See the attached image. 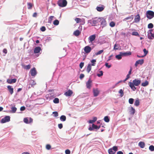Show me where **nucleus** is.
<instances>
[{
  "label": "nucleus",
  "instance_id": "de8ad7c7",
  "mask_svg": "<svg viewBox=\"0 0 154 154\" xmlns=\"http://www.w3.org/2000/svg\"><path fill=\"white\" fill-rule=\"evenodd\" d=\"M108 152L109 154H114V153L112 151V148H110L108 149Z\"/></svg>",
  "mask_w": 154,
  "mask_h": 154
},
{
  "label": "nucleus",
  "instance_id": "37998d69",
  "mask_svg": "<svg viewBox=\"0 0 154 154\" xmlns=\"http://www.w3.org/2000/svg\"><path fill=\"white\" fill-rule=\"evenodd\" d=\"M149 149L151 151H154V146L153 145H151L149 146Z\"/></svg>",
  "mask_w": 154,
  "mask_h": 154
},
{
  "label": "nucleus",
  "instance_id": "9d476101",
  "mask_svg": "<svg viewBox=\"0 0 154 154\" xmlns=\"http://www.w3.org/2000/svg\"><path fill=\"white\" fill-rule=\"evenodd\" d=\"M73 91H72L69 90L67 91H66L64 93V95L67 97L71 96L73 94Z\"/></svg>",
  "mask_w": 154,
  "mask_h": 154
},
{
  "label": "nucleus",
  "instance_id": "f704fd0d",
  "mask_svg": "<svg viewBox=\"0 0 154 154\" xmlns=\"http://www.w3.org/2000/svg\"><path fill=\"white\" fill-rule=\"evenodd\" d=\"M53 102L55 103H59V99L57 98H55L53 100Z\"/></svg>",
  "mask_w": 154,
  "mask_h": 154
},
{
  "label": "nucleus",
  "instance_id": "dca6fc26",
  "mask_svg": "<svg viewBox=\"0 0 154 154\" xmlns=\"http://www.w3.org/2000/svg\"><path fill=\"white\" fill-rule=\"evenodd\" d=\"M41 50V48L40 47L38 46L36 47L34 50V53L35 54H37L39 53Z\"/></svg>",
  "mask_w": 154,
  "mask_h": 154
},
{
  "label": "nucleus",
  "instance_id": "680f3d73",
  "mask_svg": "<svg viewBox=\"0 0 154 154\" xmlns=\"http://www.w3.org/2000/svg\"><path fill=\"white\" fill-rule=\"evenodd\" d=\"M58 127L60 129H61L63 128L62 124L61 123L58 124Z\"/></svg>",
  "mask_w": 154,
  "mask_h": 154
},
{
  "label": "nucleus",
  "instance_id": "603ef678",
  "mask_svg": "<svg viewBox=\"0 0 154 154\" xmlns=\"http://www.w3.org/2000/svg\"><path fill=\"white\" fill-rule=\"evenodd\" d=\"M143 51L144 52V56H146V55L147 54V53H148V51H147L146 50V49H145V48H144L143 49Z\"/></svg>",
  "mask_w": 154,
  "mask_h": 154
},
{
  "label": "nucleus",
  "instance_id": "4d7b16f0",
  "mask_svg": "<svg viewBox=\"0 0 154 154\" xmlns=\"http://www.w3.org/2000/svg\"><path fill=\"white\" fill-rule=\"evenodd\" d=\"M92 127L93 129H97V126L94 124H92Z\"/></svg>",
  "mask_w": 154,
  "mask_h": 154
},
{
  "label": "nucleus",
  "instance_id": "7ed1b4c3",
  "mask_svg": "<svg viewBox=\"0 0 154 154\" xmlns=\"http://www.w3.org/2000/svg\"><path fill=\"white\" fill-rule=\"evenodd\" d=\"M146 16L149 19H151L154 17V12L152 11H148L146 12Z\"/></svg>",
  "mask_w": 154,
  "mask_h": 154
},
{
  "label": "nucleus",
  "instance_id": "b1692460",
  "mask_svg": "<svg viewBox=\"0 0 154 154\" xmlns=\"http://www.w3.org/2000/svg\"><path fill=\"white\" fill-rule=\"evenodd\" d=\"M96 9L98 11H101L104 9V8L102 7H97Z\"/></svg>",
  "mask_w": 154,
  "mask_h": 154
},
{
  "label": "nucleus",
  "instance_id": "e433bc0d",
  "mask_svg": "<svg viewBox=\"0 0 154 154\" xmlns=\"http://www.w3.org/2000/svg\"><path fill=\"white\" fill-rule=\"evenodd\" d=\"M103 75V72L102 71H100L99 72V73H97V75L98 76L100 77L101 76H102Z\"/></svg>",
  "mask_w": 154,
  "mask_h": 154
},
{
  "label": "nucleus",
  "instance_id": "4c0bfd02",
  "mask_svg": "<svg viewBox=\"0 0 154 154\" xmlns=\"http://www.w3.org/2000/svg\"><path fill=\"white\" fill-rule=\"evenodd\" d=\"M134 99L132 98H130L129 99L128 102L130 104H133L134 102Z\"/></svg>",
  "mask_w": 154,
  "mask_h": 154
},
{
  "label": "nucleus",
  "instance_id": "6ab92c4d",
  "mask_svg": "<svg viewBox=\"0 0 154 154\" xmlns=\"http://www.w3.org/2000/svg\"><path fill=\"white\" fill-rule=\"evenodd\" d=\"M138 146L141 148H143L145 146V144L144 142L140 141L138 143Z\"/></svg>",
  "mask_w": 154,
  "mask_h": 154
},
{
  "label": "nucleus",
  "instance_id": "e2e57ef3",
  "mask_svg": "<svg viewBox=\"0 0 154 154\" xmlns=\"http://www.w3.org/2000/svg\"><path fill=\"white\" fill-rule=\"evenodd\" d=\"M105 66L108 68H110L111 67V65H109L108 63H106L105 64Z\"/></svg>",
  "mask_w": 154,
  "mask_h": 154
},
{
  "label": "nucleus",
  "instance_id": "39448f33",
  "mask_svg": "<svg viewBox=\"0 0 154 154\" xmlns=\"http://www.w3.org/2000/svg\"><path fill=\"white\" fill-rule=\"evenodd\" d=\"M152 29L149 30L148 32L147 37L149 39H153L154 38V33H152Z\"/></svg>",
  "mask_w": 154,
  "mask_h": 154
},
{
  "label": "nucleus",
  "instance_id": "ddd939ff",
  "mask_svg": "<svg viewBox=\"0 0 154 154\" xmlns=\"http://www.w3.org/2000/svg\"><path fill=\"white\" fill-rule=\"evenodd\" d=\"M8 89L11 95L14 92V89L10 85L7 86Z\"/></svg>",
  "mask_w": 154,
  "mask_h": 154
},
{
  "label": "nucleus",
  "instance_id": "6e6d98bb",
  "mask_svg": "<svg viewBox=\"0 0 154 154\" xmlns=\"http://www.w3.org/2000/svg\"><path fill=\"white\" fill-rule=\"evenodd\" d=\"M40 30L44 32L45 30L46 29L45 26H43L41 28Z\"/></svg>",
  "mask_w": 154,
  "mask_h": 154
},
{
  "label": "nucleus",
  "instance_id": "423d86ee",
  "mask_svg": "<svg viewBox=\"0 0 154 154\" xmlns=\"http://www.w3.org/2000/svg\"><path fill=\"white\" fill-rule=\"evenodd\" d=\"M99 23L100 22V24L102 26V27L105 26H106V21L104 18L102 17L99 18Z\"/></svg>",
  "mask_w": 154,
  "mask_h": 154
},
{
  "label": "nucleus",
  "instance_id": "052dcab7",
  "mask_svg": "<svg viewBox=\"0 0 154 154\" xmlns=\"http://www.w3.org/2000/svg\"><path fill=\"white\" fill-rule=\"evenodd\" d=\"M65 153L66 154H70V151L69 149H66L65 150Z\"/></svg>",
  "mask_w": 154,
  "mask_h": 154
},
{
  "label": "nucleus",
  "instance_id": "2f4dec72",
  "mask_svg": "<svg viewBox=\"0 0 154 154\" xmlns=\"http://www.w3.org/2000/svg\"><path fill=\"white\" fill-rule=\"evenodd\" d=\"M59 24V21L57 20H56L53 22V24L54 25L57 26Z\"/></svg>",
  "mask_w": 154,
  "mask_h": 154
},
{
  "label": "nucleus",
  "instance_id": "a18cd8bd",
  "mask_svg": "<svg viewBox=\"0 0 154 154\" xmlns=\"http://www.w3.org/2000/svg\"><path fill=\"white\" fill-rule=\"evenodd\" d=\"M75 20L77 23H78L81 21V19L80 18H75Z\"/></svg>",
  "mask_w": 154,
  "mask_h": 154
},
{
  "label": "nucleus",
  "instance_id": "cd10ccee",
  "mask_svg": "<svg viewBox=\"0 0 154 154\" xmlns=\"http://www.w3.org/2000/svg\"><path fill=\"white\" fill-rule=\"evenodd\" d=\"M149 84V82L147 81H146L145 82H143L141 84L142 86H146Z\"/></svg>",
  "mask_w": 154,
  "mask_h": 154
},
{
  "label": "nucleus",
  "instance_id": "338daca9",
  "mask_svg": "<svg viewBox=\"0 0 154 154\" xmlns=\"http://www.w3.org/2000/svg\"><path fill=\"white\" fill-rule=\"evenodd\" d=\"M33 122V119L31 118H29V124L32 122Z\"/></svg>",
  "mask_w": 154,
  "mask_h": 154
},
{
  "label": "nucleus",
  "instance_id": "bf43d9fd",
  "mask_svg": "<svg viewBox=\"0 0 154 154\" xmlns=\"http://www.w3.org/2000/svg\"><path fill=\"white\" fill-rule=\"evenodd\" d=\"M84 65L83 62H81L79 64V66L81 69L82 68Z\"/></svg>",
  "mask_w": 154,
  "mask_h": 154
},
{
  "label": "nucleus",
  "instance_id": "49530a36",
  "mask_svg": "<svg viewBox=\"0 0 154 154\" xmlns=\"http://www.w3.org/2000/svg\"><path fill=\"white\" fill-rule=\"evenodd\" d=\"M31 67V65L30 64H29L25 66L24 68L26 69H29Z\"/></svg>",
  "mask_w": 154,
  "mask_h": 154
},
{
  "label": "nucleus",
  "instance_id": "9b49d317",
  "mask_svg": "<svg viewBox=\"0 0 154 154\" xmlns=\"http://www.w3.org/2000/svg\"><path fill=\"white\" fill-rule=\"evenodd\" d=\"M93 91L94 97L97 96L99 95L100 93V91L97 88H94Z\"/></svg>",
  "mask_w": 154,
  "mask_h": 154
},
{
  "label": "nucleus",
  "instance_id": "412c9836",
  "mask_svg": "<svg viewBox=\"0 0 154 154\" xmlns=\"http://www.w3.org/2000/svg\"><path fill=\"white\" fill-rule=\"evenodd\" d=\"M91 69V64H88L87 68L86 70L88 73H89Z\"/></svg>",
  "mask_w": 154,
  "mask_h": 154
},
{
  "label": "nucleus",
  "instance_id": "4be33fe9",
  "mask_svg": "<svg viewBox=\"0 0 154 154\" xmlns=\"http://www.w3.org/2000/svg\"><path fill=\"white\" fill-rule=\"evenodd\" d=\"M130 114L132 115H134L135 112V109L133 107H131L130 110Z\"/></svg>",
  "mask_w": 154,
  "mask_h": 154
},
{
  "label": "nucleus",
  "instance_id": "f03ea898",
  "mask_svg": "<svg viewBox=\"0 0 154 154\" xmlns=\"http://www.w3.org/2000/svg\"><path fill=\"white\" fill-rule=\"evenodd\" d=\"M99 18H95L92 20H89L88 21V24L91 26H96L99 23Z\"/></svg>",
  "mask_w": 154,
  "mask_h": 154
},
{
  "label": "nucleus",
  "instance_id": "ea45409f",
  "mask_svg": "<svg viewBox=\"0 0 154 154\" xmlns=\"http://www.w3.org/2000/svg\"><path fill=\"white\" fill-rule=\"evenodd\" d=\"M132 35H135V36H139V34L137 32H135V31L133 32H132Z\"/></svg>",
  "mask_w": 154,
  "mask_h": 154
},
{
  "label": "nucleus",
  "instance_id": "69168bd1",
  "mask_svg": "<svg viewBox=\"0 0 154 154\" xmlns=\"http://www.w3.org/2000/svg\"><path fill=\"white\" fill-rule=\"evenodd\" d=\"M3 53H4L5 54H6L7 53V51L6 49L4 48L3 49Z\"/></svg>",
  "mask_w": 154,
  "mask_h": 154
},
{
  "label": "nucleus",
  "instance_id": "79ce46f5",
  "mask_svg": "<svg viewBox=\"0 0 154 154\" xmlns=\"http://www.w3.org/2000/svg\"><path fill=\"white\" fill-rule=\"evenodd\" d=\"M119 49V45L117 44H115L114 47V49L115 50H117Z\"/></svg>",
  "mask_w": 154,
  "mask_h": 154
},
{
  "label": "nucleus",
  "instance_id": "4468645a",
  "mask_svg": "<svg viewBox=\"0 0 154 154\" xmlns=\"http://www.w3.org/2000/svg\"><path fill=\"white\" fill-rule=\"evenodd\" d=\"M140 17L139 14H137V15L135 16L134 21V22L136 23L140 21Z\"/></svg>",
  "mask_w": 154,
  "mask_h": 154
},
{
  "label": "nucleus",
  "instance_id": "8fccbe9b",
  "mask_svg": "<svg viewBox=\"0 0 154 154\" xmlns=\"http://www.w3.org/2000/svg\"><path fill=\"white\" fill-rule=\"evenodd\" d=\"M119 93L121 94V97H122L123 96L124 93L122 89H120L119 91Z\"/></svg>",
  "mask_w": 154,
  "mask_h": 154
},
{
  "label": "nucleus",
  "instance_id": "c9c22d12",
  "mask_svg": "<svg viewBox=\"0 0 154 154\" xmlns=\"http://www.w3.org/2000/svg\"><path fill=\"white\" fill-rule=\"evenodd\" d=\"M96 60H95V59L92 60L91 61V63H92V64H91V66H95V65L96 64L95 63H96Z\"/></svg>",
  "mask_w": 154,
  "mask_h": 154
},
{
  "label": "nucleus",
  "instance_id": "864d4df0",
  "mask_svg": "<svg viewBox=\"0 0 154 154\" xmlns=\"http://www.w3.org/2000/svg\"><path fill=\"white\" fill-rule=\"evenodd\" d=\"M112 149H113L115 152H116L118 150V147L116 146H114L112 147Z\"/></svg>",
  "mask_w": 154,
  "mask_h": 154
},
{
  "label": "nucleus",
  "instance_id": "c03bdc74",
  "mask_svg": "<svg viewBox=\"0 0 154 154\" xmlns=\"http://www.w3.org/2000/svg\"><path fill=\"white\" fill-rule=\"evenodd\" d=\"M53 114L54 115V116L57 117L58 116V113L57 111H54L53 112Z\"/></svg>",
  "mask_w": 154,
  "mask_h": 154
},
{
  "label": "nucleus",
  "instance_id": "aec40b11",
  "mask_svg": "<svg viewBox=\"0 0 154 154\" xmlns=\"http://www.w3.org/2000/svg\"><path fill=\"white\" fill-rule=\"evenodd\" d=\"M80 32L79 30H76L73 32V35L76 36H79L80 34Z\"/></svg>",
  "mask_w": 154,
  "mask_h": 154
},
{
  "label": "nucleus",
  "instance_id": "f257e3e1",
  "mask_svg": "<svg viewBox=\"0 0 154 154\" xmlns=\"http://www.w3.org/2000/svg\"><path fill=\"white\" fill-rule=\"evenodd\" d=\"M141 81L138 79H135L133 80L132 82H130L129 85L131 89L133 91H135L136 88L135 86H138L140 84Z\"/></svg>",
  "mask_w": 154,
  "mask_h": 154
},
{
  "label": "nucleus",
  "instance_id": "5701e85b",
  "mask_svg": "<svg viewBox=\"0 0 154 154\" xmlns=\"http://www.w3.org/2000/svg\"><path fill=\"white\" fill-rule=\"evenodd\" d=\"M140 104V100L139 99H137L134 103V105L136 106H138Z\"/></svg>",
  "mask_w": 154,
  "mask_h": 154
},
{
  "label": "nucleus",
  "instance_id": "58836bf2",
  "mask_svg": "<svg viewBox=\"0 0 154 154\" xmlns=\"http://www.w3.org/2000/svg\"><path fill=\"white\" fill-rule=\"evenodd\" d=\"M153 25L152 23H149L148 25V28L149 29H152L153 27Z\"/></svg>",
  "mask_w": 154,
  "mask_h": 154
},
{
  "label": "nucleus",
  "instance_id": "f8f14e48",
  "mask_svg": "<svg viewBox=\"0 0 154 154\" xmlns=\"http://www.w3.org/2000/svg\"><path fill=\"white\" fill-rule=\"evenodd\" d=\"M92 81L90 79L88 80L86 83V86L87 88L89 89H90L91 88V83Z\"/></svg>",
  "mask_w": 154,
  "mask_h": 154
},
{
  "label": "nucleus",
  "instance_id": "f3484780",
  "mask_svg": "<svg viewBox=\"0 0 154 154\" xmlns=\"http://www.w3.org/2000/svg\"><path fill=\"white\" fill-rule=\"evenodd\" d=\"M120 54H121L122 56H126L131 55V53L130 51L124 53L121 52Z\"/></svg>",
  "mask_w": 154,
  "mask_h": 154
},
{
  "label": "nucleus",
  "instance_id": "6e6552de",
  "mask_svg": "<svg viewBox=\"0 0 154 154\" xmlns=\"http://www.w3.org/2000/svg\"><path fill=\"white\" fill-rule=\"evenodd\" d=\"M10 117L8 116H5L4 118L2 119L1 122L2 123H5L6 122H8L10 121Z\"/></svg>",
  "mask_w": 154,
  "mask_h": 154
},
{
  "label": "nucleus",
  "instance_id": "72a5a7b5",
  "mask_svg": "<svg viewBox=\"0 0 154 154\" xmlns=\"http://www.w3.org/2000/svg\"><path fill=\"white\" fill-rule=\"evenodd\" d=\"M133 19V15H131V16L129 17H126L125 19V20H126L129 19H131V20H132Z\"/></svg>",
  "mask_w": 154,
  "mask_h": 154
},
{
  "label": "nucleus",
  "instance_id": "a19ab883",
  "mask_svg": "<svg viewBox=\"0 0 154 154\" xmlns=\"http://www.w3.org/2000/svg\"><path fill=\"white\" fill-rule=\"evenodd\" d=\"M31 85L32 86L35 85L36 84V83L35 81L33 80H31L30 82Z\"/></svg>",
  "mask_w": 154,
  "mask_h": 154
},
{
  "label": "nucleus",
  "instance_id": "c756f323",
  "mask_svg": "<svg viewBox=\"0 0 154 154\" xmlns=\"http://www.w3.org/2000/svg\"><path fill=\"white\" fill-rule=\"evenodd\" d=\"M104 121L106 122H108L109 121V119L108 116H106L104 119Z\"/></svg>",
  "mask_w": 154,
  "mask_h": 154
},
{
  "label": "nucleus",
  "instance_id": "1a4fd4ad",
  "mask_svg": "<svg viewBox=\"0 0 154 154\" xmlns=\"http://www.w3.org/2000/svg\"><path fill=\"white\" fill-rule=\"evenodd\" d=\"M84 50L86 54H88L91 51V48L89 46H87L84 47Z\"/></svg>",
  "mask_w": 154,
  "mask_h": 154
},
{
  "label": "nucleus",
  "instance_id": "0eeeda50",
  "mask_svg": "<svg viewBox=\"0 0 154 154\" xmlns=\"http://www.w3.org/2000/svg\"><path fill=\"white\" fill-rule=\"evenodd\" d=\"M30 73L32 76H35L37 74V72L35 67H33V68L31 69Z\"/></svg>",
  "mask_w": 154,
  "mask_h": 154
},
{
  "label": "nucleus",
  "instance_id": "5fc2aeb1",
  "mask_svg": "<svg viewBox=\"0 0 154 154\" xmlns=\"http://www.w3.org/2000/svg\"><path fill=\"white\" fill-rule=\"evenodd\" d=\"M51 146L49 144H47L46 145V148L48 150H49L51 148Z\"/></svg>",
  "mask_w": 154,
  "mask_h": 154
},
{
  "label": "nucleus",
  "instance_id": "09e8293b",
  "mask_svg": "<svg viewBox=\"0 0 154 154\" xmlns=\"http://www.w3.org/2000/svg\"><path fill=\"white\" fill-rule=\"evenodd\" d=\"M11 109L12 111V112L14 113L16 112L17 110V108L15 107H12L11 108Z\"/></svg>",
  "mask_w": 154,
  "mask_h": 154
},
{
  "label": "nucleus",
  "instance_id": "13d9d810",
  "mask_svg": "<svg viewBox=\"0 0 154 154\" xmlns=\"http://www.w3.org/2000/svg\"><path fill=\"white\" fill-rule=\"evenodd\" d=\"M54 17V16H50L49 18V19H48L49 21H50V22H51L52 21V20H53Z\"/></svg>",
  "mask_w": 154,
  "mask_h": 154
},
{
  "label": "nucleus",
  "instance_id": "473e14b6",
  "mask_svg": "<svg viewBox=\"0 0 154 154\" xmlns=\"http://www.w3.org/2000/svg\"><path fill=\"white\" fill-rule=\"evenodd\" d=\"M115 23L113 21H111L109 23V26L111 27H113L115 26Z\"/></svg>",
  "mask_w": 154,
  "mask_h": 154
},
{
  "label": "nucleus",
  "instance_id": "2eb2a0df",
  "mask_svg": "<svg viewBox=\"0 0 154 154\" xmlns=\"http://www.w3.org/2000/svg\"><path fill=\"white\" fill-rule=\"evenodd\" d=\"M17 79H8L7 80V82L9 84H12L15 83L16 82Z\"/></svg>",
  "mask_w": 154,
  "mask_h": 154
},
{
  "label": "nucleus",
  "instance_id": "3c124183",
  "mask_svg": "<svg viewBox=\"0 0 154 154\" xmlns=\"http://www.w3.org/2000/svg\"><path fill=\"white\" fill-rule=\"evenodd\" d=\"M24 122L26 124H29V120L27 118H25L23 119Z\"/></svg>",
  "mask_w": 154,
  "mask_h": 154
},
{
  "label": "nucleus",
  "instance_id": "774afa93",
  "mask_svg": "<svg viewBox=\"0 0 154 154\" xmlns=\"http://www.w3.org/2000/svg\"><path fill=\"white\" fill-rule=\"evenodd\" d=\"M25 109V107L24 106L21 107L20 109L21 111H23Z\"/></svg>",
  "mask_w": 154,
  "mask_h": 154
},
{
  "label": "nucleus",
  "instance_id": "c85d7f7f",
  "mask_svg": "<svg viewBox=\"0 0 154 154\" xmlns=\"http://www.w3.org/2000/svg\"><path fill=\"white\" fill-rule=\"evenodd\" d=\"M103 52V50H101L99 51L98 52L95 53V55L96 56H97L99 55H100Z\"/></svg>",
  "mask_w": 154,
  "mask_h": 154
},
{
  "label": "nucleus",
  "instance_id": "bb28decb",
  "mask_svg": "<svg viewBox=\"0 0 154 154\" xmlns=\"http://www.w3.org/2000/svg\"><path fill=\"white\" fill-rule=\"evenodd\" d=\"M138 64L142 65L144 62V60L143 59L139 60L137 61Z\"/></svg>",
  "mask_w": 154,
  "mask_h": 154
},
{
  "label": "nucleus",
  "instance_id": "a211bd4d",
  "mask_svg": "<svg viewBox=\"0 0 154 154\" xmlns=\"http://www.w3.org/2000/svg\"><path fill=\"white\" fill-rule=\"evenodd\" d=\"M96 38V35H91L89 37V40L91 42H92L94 41Z\"/></svg>",
  "mask_w": 154,
  "mask_h": 154
},
{
  "label": "nucleus",
  "instance_id": "20e7f679",
  "mask_svg": "<svg viewBox=\"0 0 154 154\" xmlns=\"http://www.w3.org/2000/svg\"><path fill=\"white\" fill-rule=\"evenodd\" d=\"M57 4L59 6L63 7L67 5V2L66 0H59Z\"/></svg>",
  "mask_w": 154,
  "mask_h": 154
},
{
  "label": "nucleus",
  "instance_id": "a878e982",
  "mask_svg": "<svg viewBox=\"0 0 154 154\" xmlns=\"http://www.w3.org/2000/svg\"><path fill=\"white\" fill-rule=\"evenodd\" d=\"M28 8L29 9H31L32 8L33 5L30 3H27Z\"/></svg>",
  "mask_w": 154,
  "mask_h": 154
},
{
  "label": "nucleus",
  "instance_id": "0e129e2a",
  "mask_svg": "<svg viewBox=\"0 0 154 154\" xmlns=\"http://www.w3.org/2000/svg\"><path fill=\"white\" fill-rule=\"evenodd\" d=\"M84 76L85 75L84 74H81L80 75L79 78L80 79H82L84 77Z\"/></svg>",
  "mask_w": 154,
  "mask_h": 154
},
{
  "label": "nucleus",
  "instance_id": "7c9ffc66",
  "mask_svg": "<svg viewBox=\"0 0 154 154\" xmlns=\"http://www.w3.org/2000/svg\"><path fill=\"white\" fill-rule=\"evenodd\" d=\"M122 55L121 54H120L116 55V59H117L119 60H120L122 58Z\"/></svg>",
  "mask_w": 154,
  "mask_h": 154
},
{
  "label": "nucleus",
  "instance_id": "393cba45",
  "mask_svg": "<svg viewBox=\"0 0 154 154\" xmlns=\"http://www.w3.org/2000/svg\"><path fill=\"white\" fill-rule=\"evenodd\" d=\"M60 119L61 121H65L66 120V118L65 116L62 115L60 116Z\"/></svg>",
  "mask_w": 154,
  "mask_h": 154
}]
</instances>
